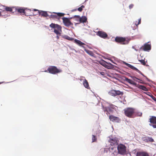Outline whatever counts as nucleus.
Wrapping results in <instances>:
<instances>
[{
  "mask_svg": "<svg viewBox=\"0 0 156 156\" xmlns=\"http://www.w3.org/2000/svg\"><path fill=\"white\" fill-rule=\"evenodd\" d=\"M138 87L140 89L145 91H147L148 90L147 88L145 86L143 85H139Z\"/></svg>",
  "mask_w": 156,
  "mask_h": 156,
  "instance_id": "393cba45",
  "label": "nucleus"
},
{
  "mask_svg": "<svg viewBox=\"0 0 156 156\" xmlns=\"http://www.w3.org/2000/svg\"><path fill=\"white\" fill-rule=\"evenodd\" d=\"M85 7L83 5H82L81 7H79L78 9V10L79 12H81L83 9Z\"/></svg>",
  "mask_w": 156,
  "mask_h": 156,
  "instance_id": "c756f323",
  "label": "nucleus"
},
{
  "mask_svg": "<svg viewBox=\"0 0 156 156\" xmlns=\"http://www.w3.org/2000/svg\"><path fill=\"white\" fill-rule=\"evenodd\" d=\"M50 27L54 29V32L57 35H60L62 32V27L61 26L58 24L53 23H51Z\"/></svg>",
  "mask_w": 156,
  "mask_h": 156,
  "instance_id": "f03ea898",
  "label": "nucleus"
},
{
  "mask_svg": "<svg viewBox=\"0 0 156 156\" xmlns=\"http://www.w3.org/2000/svg\"><path fill=\"white\" fill-rule=\"evenodd\" d=\"M85 51L88 54L92 56L94 54L92 53V52H91L88 50H85Z\"/></svg>",
  "mask_w": 156,
  "mask_h": 156,
  "instance_id": "2f4dec72",
  "label": "nucleus"
},
{
  "mask_svg": "<svg viewBox=\"0 0 156 156\" xmlns=\"http://www.w3.org/2000/svg\"><path fill=\"white\" fill-rule=\"evenodd\" d=\"M115 94L116 96L117 95H122L123 94V93L122 92H121L119 90H115Z\"/></svg>",
  "mask_w": 156,
  "mask_h": 156,
  "instance_id": "bb28decb",
  "label": "nucleus"
},
{
  "mask_svg": "<svg viewBox=\"0 0 156 156\" xmlns=\"http://www.w3.org/2000/svg\"><path fill=\"white\" fill-rule=\"evenodd\" d=\"M132 78H133V80L135 81H137V80H141L140 79H139L135 77V76H133V77H132Z\"/></svg>",
  "mask_w": 156,
  "mask_h": 156,
  "instance_id": "473e14b6",
  "label": "nucleus"
},
{
  "mask_svg": "<svg viewBox=\"0 0 156 156\" xmlns=\"http://www.w3.org/2000/svg\"><path fill=\"white\" fill-rule=\"evenodd\" d=\"M40 15H41V16L45 17H47L48 16L46 12L41 11H40Z\"/></svg>",
  "mask_w": 156,
  "mask_h": 156,
  "instance_id": "5701e85b",
  "label": "nucleus"
},
{
  "mask_svg": "<svg viewBox=\"0 0 156 156\" xmlns=\"http://www.w3.org/2000/svg\"><path fill=\"white\" fill-rule=\"evenodd\" d=\"M75 17H76L79 19V21L80 23H86L87 20V18L84 16H82L81 17L79 16L75 15Z\"/></svg>",
  "mask_w": 156,
  "mask_h": 156,
  "instance_id": "9d476101",
  "label": "nucleus"
},
{
  "mask_svg": "<svg viewBox=\"0 0 156 156\" xmlns=\"http://www.w3.org/2000/svg\"><path fill=\"white\" fill-rule=\"evenodd\" d=\"M124 115L129 118H134V115L135 112V109L132 108H127L123 110Z\"/></svg>",
  "mask_w": 156,
  "mask_h": 156,
  "instance_id": "f257e3e1",
  "label": "nucleus"
},
{
  "mask_svg": "<svg viewBox=\"0 0 156 156\" xmlns=\"http://www.w3.org/2000/svg\"><path fill=\"white\" fill-rule=\"evenodd\" d=\"M1 15H2L1 16H3V15H2V14H1Z\"/></svg>",
  "mask_w": 156,
  "mask_h": 156,
  "instance_id": "603ef678",
  "label": "nucleus"
},
{
  "mask_svg": "<svg viewBox=\"0 0 156 156\" xmlns=\"http://www.w3.org/2000/svg\"><path fill=\"white\" fill-rule=\"evenodd\" d=\"M71 19L72 18H68L65 17H63L62 19L64 25L67 27L73 26V23L70 20V19Z\"/></svg>",
  "mask_w": 156,
  "mask_h": 156,
  "instance_id": "39448f33",
  "label": "nucleus"
},
{
  "mask_svg": "<svg viewBox=\"0 0 156 156\" xmlns=\"http://www.w3.org/2000/svg\"><path fill=\"white\" fill-rule=\"evenodd\" d=\"M118 153L120 154L123 155L126 152V147L125 145L120 144L117 147Z\"/></svg>",
  "mask_w": 156,
  "mask_h": 156,
  "instance_id": "20e7f679",
  "label": "nucleus"
},
{
  "mask_svg": "<svg viewBox=\"0 0 156 156\" xmlns=\"http://www.w3.org/2000/svg\"><path fill=\"white\" fill-rule=\"evenodd\" d=\"M136 156H149L148 154L146 152L139 151L136 153Z\"/></svg>",
  "mask_w": 156,
  "mask_h": 156,
  "instance_id": "2eb2a0df",
  "label": "nucleus"
},
{
  "mask_svg": "<svg viewBox=\"0 0 156 156\" xmlns=\"http://www.w3.org/2000/svg\"><path fill=\"white\" fill-rule=\"evenodd\" d=\"M152 126L154 128H156V125H153Z\"/></svg>",
  "mask_w": 156,
  "mask_h": 156,
  "instance_id": "ea45409f",
  "label": "nucleus"
},
{
  "mask_svg": "<svg viewBox=\"0 0 156 156\" xmlns=\"http://www.w3.org/2000/svg\"><path fill=\"white\" fill-rule=\"evenodd\" d=\"M115 41L116 42L120 43L122 44H126L128 43V42L126 43L124 42L126 41V38L122 37H116L115 38Z\"/></svg>",
  "mask_w": 156,
  "mask_h": 156,
  "instance_id": "423d86ee",
  "label": "nucleus"
},
{
  "mask_svg": "<svg viewBox=\"0 0 156 156\" xmlns=\"http://www.w3.org/2000/svg\"><path fill=\"white\" fill-rule=\"evenodd\" d=\"M15 9L14 7H5V11L6 12H4V14L7 13V12L9 11L10 12H12L13 10Z\"/></svg>",
  "mask_w": 156,
  "mask_h": 156,
  "instance_id": "f3484780",
  "label": "nucleus"
},
{
  "mask_svg": "<svg viewBox=\"0 0 156 156\" xmlns=\"http://www.w3.org/2000/svg\"><path fill=\"white\" fill-rule=\"evenodd\" d=\"M150 117L149 122L153 124H156V117L153 116Z\"/></svg>",
  "mask_w": 156,
  "mask_h": 156,
  "instance_id": "dca6fc26",
  "label": "nucleus"
},
{
  "mask_svg": "<svg viewBox=\"0 0 156 156\" xmlns=\"http://www.w3.org/2000/svg\"><path fill=\"white\" fill-rule=\"evenodd\" d=\"M2 15H1V12H0V16H1Z\"/></svg>",
  "mask_w": 156,
  "mask_h": 156,
  "instance_id": "c03bdc74",
  "label": "nucleus"
},
{
  "mask_svg": "<svg viewBox=\"0 0 156 156\" xmlns=\"http://www.w3.org/2000/svg\"><path fill=\"white\" fill-rule=\"evenodd\" d=\"M142 113L139 111H136L135 110V112L134 115V117L136 116H141Z\"/></svg>",
  "mask_w": 156,
  "mask_h": 156,
  "instance_id": "412c9836",
  "label": "nucleus"
},
{
  "mask_svg": "<svg viewBox=\"0 0 156 156\" xmlns=\"http://www.w3.org/2000/svg\"><path fill=\"white\" fill-rule=\"evenodd\" d=\"M74 41L75 43L78 44L79 45L82 46L83 48H84V47L83 46H82V45H85V44L83 43L80 40L75 39L74 40Z\"/></svg>",
  "mask_w": 156,
  "mask_h": 156,
  "instance_id": "6ab92c4d",
  "label": "nucleus"
},
{
  "mask_svg": "<svg viewBox=\"0 0 156 156\" xmlns=\"http://www.w3.org/2000/svg\"><path fill=\"white\" fill-rule=\"evenodd\" d=\"M5 6L4 5H3L1 4H0V12H1V13H4V12H6L5 11Z\"/></svg>",
  "mask_w": 156,
  "mask_h": 156,
  "instance_id": "4be33fe9",
  "label": "nucleus"
},
{
  "mask_svg": "<svg viewBox=\"0 0 156 156\" xmlns=\"http://www.w3.org/2000/svg\"><path fill=\"white\" fill-rule=\"evenodd\" d=\"M15 10H16L17 11V12H19L21 13H23V14H25L26 16H29L30 15V14L29 13H27V12H30V10L29 9H24L23 8H19L18 9H15Z\"/></svg>",
  "mask_w": 156,
  "mask_h": 156,
  "instance_id": "0eeeda50",
  "label": "nucleus"
},
{
  "mask_svg": "<svg viewBox=\"0 0 156 156\" xmlns=\"http://www.w3.org/2000/svg\"><path fill=\"white\" fill-rule=\"evenodd\" d=\"M83 84L86 88L87 89L90 88L88 83L87 80L86 79H85V80H83Z\"/></svg>",
  "mask_w": 156,
  "mask_h": 156,
  "instance_id": "aec40b11",
  "label": "nucleus"
},
{
  "mask_svg": "<svg viewBox=\"0 0 156 156\" xmlns=\"http://www.w3.org/2000/svg\"><path fill=\"white\" fill-rule=\"evenodd\" d=\"M111 61L112 62H113V61H112V60H111Z\"/></svg>",
  "mask_w": 156,
  "mask_h": 156,
  "instance_id": "09e8293b",
  "label": "nucleus"
},
{
  "mask_svg": "<svg viewBox=\"0 0 156 156\" xmlns=\"http://www.w3.org/2000/svg\"><path fill=\"white\" fill-rule=\"evenodd\" d=\"M48 71L51 74H55L61 72L62 71L61 70L58 69L55 66H51L48 68L47 71H45V72Z\"/></svg>",
  "mask_w": 156,
  "mask_h": 156,
  "instance_id": "7ed1b4c3",
  "label": "nucleus"
},
{
  "mask_svg": "<svg viewBox=\"0 0 156 156\" xmlns=\"http://www.w3.org/2000/svg\"><path fill=\"white\" fill-rule=\"evenodd\" d=\"M100 74L103 76H105V73L103 72H101L100 73Z\"/></svg>",
  "mask_w": 156,
  "mask_h": 156,
  "instance_id": "e433bc0d",
  "label": "nucleus"
},
{
  "mask_svg": "<svg viewBox=\"0 0 156 156\" xmlns=\"http://www.w3.org/2000/svg\"><path fill=\"white\" fill-rule=\"evenodd\" d=\"M123 63L124 64H125L126 66H127L128 67L131 68V69L135 70L138 73H140V74L142 75V76H144L147 79V77L145 76L140 70H139L138 69H137L135 67H134V66L131 65L125 62H123Z\"/></svg>",
  "mask_w": 156,
  "mask_h": 156,
  "instance_id": "6e6552de",
  "label": "nucleus"
},
{
  "mask_svg": "<svg viewBox=\"0 0 156 156\" xmlns=\"http://www.w3.org/2000/svg\"><path fill=\"white\" fill-rule=\"evenodd\" d=\"M7 15H6V16H5V17H7Z\"/></svg>",
  "mask_w": 156,
  "mask_h": 156,
  "instance_id": "3c124183",
  "label": "nucleus"
},
{
  "mask_svg": "<svg viewBox=\"0 0 156 156\" xmlns=\"http://www.w3.org/2000/svg\"><path fill=\"white\" fill-rule=\"evenodd\" d=\"M65 14L62 13L58 12L57 13H55L54 14H52L50 16L51 18H52L58 19V16H63L65 15Z\"/></svg>",
  "mask_w": 156,
  "mask_h": 156,
  "instance_id": "9b49d317",
  "label": "nucleus"
},
{
  "mask_svg": "<svg viewBox=\"0 0 156 156\" xmlns=\"http://www.w3.org/2000/svg\"><path fill=\"white\" fill-rule=\"evenodd\" d=\"M151 47L150 44L147 43L145 44L143 46H142L141 48L144 51H147L151 49Z\"/></svg>",
  "mask_w": 156,
  "mask_h": 156,
  "instance_id": "ddd939ff",
  "label": "nucleus"
},
{
  "mask_svg": "<svg viewBox=\"0 0 156 156\" xmlns=\"http://www.w3.org/2000/svg\"><path fill=\"white\" fill-rule=\"evenodd\" d=\"M124 80L128 83L133 85H136V83L132 80L128 79L127 77H125Z\"/></svg>",
  "mask_w": 156,
  "mask_h": 156,
  "instance_id": "a211bd4d",
  "label": "nucleus"
},
{
  "mask_svg": "<svg viewBox=\"0 0 156 156\" xmlns=\"http://www.w3.org/2000/svg\"><path fill=\"white\" fill-rule=\"evenodd\" d=\"M148 138H149L148 139V141H150V142H152L154 141V140L151 137H148Z\"/></svg>",
  "mask_w": 156,
  "mask_h": 156,
  "instance_id": "72a5a7b5",
  "label": "nucleus"
},
{
  "mask_svg": "<svg viewBox=\"0 0 156 156\" xmlns=\"http://www.w3.org/2000/svg\"><path fill=\"white\" fill-rule=\"evenodd\" d=\"M30 12H27V13H30V15H31V13H30V12L31 11V10L30 9Z\"/></svg>",
  "mask_w": 156,
  "mask_h": 156,
  "instance_id": "79ce46f5",
  "label": "nucleus"
},
{
  "mask_svg": "<svg viewBox=\"0 0 156 156\" xmlns=\"http://www.w3.org/2000/svg\"><path fill=\"white\" fill-rule=\"evenodd\" d=\"M151 97L152 99L155 101H156V98H155L154 96L152 95Z\"/></svg>",
  "mask_w": 156,
  "mask_h": 156,
  "instance_id": "4c0bfd02",
  "label": "nucleus"
},
{
  "mask_svg": "<svg viewBox=\"0 0 156 156\" xmlns=\"http://www.w3.org/2000/svg\"><path fill=\"white\" fill-rule=\"evenodd\" d=\"M109 93L111 95L113 96H116V94H115V90H112L110 91Z\"/></svg>",
  "mask_w": 156,
  "mask_h": 156,
  "instance_id": "a878e982",
  "label": "nucleus"
},
{
  "mask_svg": "<svg viewBox=\"0 0 156 156\" xmlns=\"http://www.w3.org/2000/svg\"><path fill=\"white\" fill-rule=\"evenodd\" d=\"M92 142H96L97 140V138L94 135H92Z\"/></svg>",
  "mask_w": 156,
  "mask_h": 156,
  "instance_id": "cd10ccee",
  "label": "nucleus"
},
{
  "mask_svg": "<svg viewBox=\"0 0 156 156\" xmlns=\"http://www.w3.org/2000/svg\"><path fill=\"white\" fill-rule=\"evenodd\" d=\"M133 6V4H131L129 5V8L131 9L132 8Z\"/></svg>",
  "mask_w": 156,
  "mask_h": 156,
  "instance_id": "58836bf2",
  "label": "nucleus"
},
{
  "mask_svg": "<svg viewBox=\"0 0 156 156\" xmlns=\"http://www.w3.org/2000/svg\"><path fill=\"white\" fill-rule=\"evenodd\" d=\"M56 38H57V39H58L59 38V37L58 35H57L56 36Z\"/></svg>",
  "mask_w": 156,
  "mask_h": 156,
  "instance_id": "37998d69",
  "label": "nucleus"
},
{
  "mask_svg": "<svg viewBox=\"0 0 156 156\" xmlns=\"http://www.w3.org/2000/svg\"><path fill=\"white\" fill-rule=\"evenodd\" d=\"M141 20V18L139 19L138 20V23H135V24L136 26H137L138 25H139V24H140V23Z\"/></svg>",
  "mask_w": 156,
  "mask_h": 156,
  "instance_id": "f704fd0d",
  "label": "nucleus"
},
{
  "mask_svg": "<svg viewBox=\"0 0 156 156\" xmlns=\"http://www.w3.org/2000/svg\"><path fill=\"white\" fill-rule=\"evenodd\" d=\"M97 34L100 37L103 38H106L108 37L107 34L105 32L102 31H99Z\"/></svg>",
  "mask_w": 156,
  "mask_h": 156,
  "instance_id": "f8f14e48",
  "label": "nucleus"
},
{
  "mask_svg": "<svg viewBox=\"0 0 156 156\" xmlns=\"http://www.w3.org/2000/svg\"><path fill=\"white\" fill-rule=\"evenodd\" d=\"M102 62H104V60H102Z\"/></svg>",
  "mask_w": 156,
  "mask_h": 156,
  "instance_id": "de8ad7c7",
  "label": "nucleus"
},
{
  "mask_svg": "<svg viewBox=\"0 0 156 156\" xmlns=\"http://www.w3.org/2000/svg\"><path fill=\"white\" fill-rule=\"evenodd\" d=\"M85 77H83V76H80V78H79V80L81 81L82 80H85Z\"/></svg>",
  "mask_w": 156,
  "mask_h": 156,
  "instance_id": "c9c22d12",
  "label": "nucleus"
},
{
  "mask_svg": "<svg viewBox=\"0 0 156 156\" xmlns=\"http://www.w3.org/2000/svg\"><path fill=\"white\" fill-rule=\"evenodd\" d=\"M2 82H0V84H1Z\"/></svg>",
  "mask_w": 156,
  "mask_h": 156,
  "instance_id": "a18cd8bd",
  "label": "nucleus"
},
{
  "mask_svg": "<svg viewBox=\"0 0 156 156\" xmlns=\"http://www.w3.org/2000/svg\"><path fill=\"white\" fill-rule=\"evenodd\" d=\"M100 64H101V65H103L102 63H101L100 62Z\"/></svg>",
  "mask_w": 156,
  "mask_h": 156,
  "instance_id": "8fccbe9b",
  "label": "nucleus"
},
{
  "mask_svg": "<svg viewBox=\"0 0 156 156\" xmlns=\"http://www.w3.org/2000/svg\"><path fill=\"white\" fill-rule=\"evenodd\" d=\"M140 82V83H142V82Z\"/></svg>",
  "mask_w": 156,
  "mask_h": 156,
  "instance_id": "49530a36",
  "label": "nucleus"
},
{
  "mask_svg": "<svg viewBox=\"0 0 156 156\" xmlns=\"http://www.w3.org/2000/svg\"><path fill=\"white\" fill-rule=\"evenodd\" d=\"M139 61L141 63L144 65H146V63L145 62V60L143 59L142 60H139Z\"/></svg>",
  "mask_w": 156,
  "mask_h": 156,
  "instance_id": "7c9ffc66",
  "label": "nucleus"
},
{
  "mask_svg": "<svg viewBox=\"0 0 156 156\" xmlns=\"http://www.w3.org/2000/svg\"><path fill=\"white\" fill-rule=\"evenodd\" d=\"M118 140L116 138L110 139L109 142L110 143V144L112 146L116 145L118 144Z\"/></svg>",
  "mask_w": 156,
  "mask_h": 156,
  "instance_id": "4468645a",
  "label": "nucleus"
},
{
  "mask_svg": "<svg viewBox=\"0 0 156 156\" xmlns=\"http://www.w3.org/2000/svg\"><path fill=\"white\" fill-rule=\"evenodd\" d=\"M34 11H38V12L39 13V11L38 10H37V9H34Z\"/></svg>",
  "mask_w": 156,
  "mask_h": 156,
  "instance_id": "a19ab883",
  "label": "nucleus"
},
{
  "mask_svg": "<svg viewBox=\"0 0 156 156\" xmlns=\"http://www.w3.org/2000/svg\"><path fill=\"white\" fill-rule=\"evenodd\" d=\"M109 119L111 121L113 122L118 123L120 121V120L119 117L114 116L113 115H109Z\"/></svg>",
  "mask_w": 156,
  "mask_h": 156,
  "instance_id": "1a4fd4ad",
  "label": "nucleus"
},
{
  "mask_svg": "<svg viewBox=\"0 0 156 156\" xmlns=\"http://www.w3.org/2000/svg\"><path fill=\"white\" fill-rule=\"evenodd\" d=\"M62 38L69 41H73L74 39L73 38L70 37L67 35L62 36Z\"/></svg>",
  "mask_w": 156,
  "mask_h": 156,
  "instance_id": "b1692460",
  "label": "nucleus"
},
{
  "mask_svg": "<svg viewBox=\"0 0 156 156\" xmlns=\"http://www.w3.org/2000/svg\"><path fill=\"white\" fill-rule=\"evenodd\" d=\"M148 136H144L142 138V139L144 141L146 142H148Z\"/></svg>",
  "mask_w": 156,
  "mask_h": 156,
  "instance_id": "c85d7f7f",
  "label": "nucleus"
}]
</instances>
